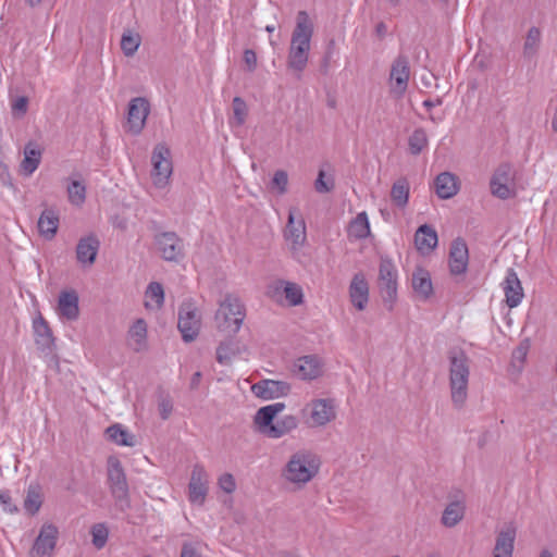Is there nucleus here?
<instances>
[{"instance_id": "1", "label": "nucleus", "mask_w": 557, "mask_h": 557, "mask_svg": "<svg viewBox=\"0 0 557 557\" xmlns=\"http://www.w3.org/2000/svg\"><path fill=\"white\" fill-rule=\"evenodd\" d=\"M313 30L314 25L309 14L306 11H299L296 16V25L292 33L287 55V66L297 76H300L307 67Z\"/></svg>"}, {"instance_id": "2", "label": "nucleus", "mask_w": 557, "mask_h": 557, "mask_svg": "<svg viewBox=\"0 0 557 557\" xmlns=\"http://www.w3.org/2000/svg\"><path fill=\"white\" fill-rule=\"evenodd\" d=\"M284 409V403L261 407L253 418L258 431L269 438H281L295 430L298 426V419L293 414H286L274 421L275 417Z\"/></svg>"}, {"instance_id": "3", "label": "nucleus", "mask_w": 557, "mask_h": 557, "mask_svg": "<svg viewBox=\"0 0 557 557\" xmlns=\"http://www.w3.org/2000/svg\"><path fill=\"white\" fill-rule=\"evenodd\" d=\"M320 459L309 450L294 453L282 470V478L297 486L302 487L319 472Z\"/></svg>"}, {"instance_id": "4", "label": "nucleus", "mask_w": 557, "mask_h": 557, "mask_svg": "<svg viewBox=\"0 0 557 557\" xmlns=\"http://www.w3.org/2000/svg\"><path fill=\"white\" fill-rule=\"evenodd\" d=\"M448 359L451 401L455 407L460 408L468 396L469 358L463 350L453 349L448 352Z\"/></svg>"}, {"instance_id": "5", "label": "nucleus", "mask_w": 557, "mask_h": 557, "mask_svg": "<svg viewBox=\"0 0 557 557\" xmlns=\"http://www.w3.org/2000/svg\"><path fill=\"white\" fill-rule=\"evenodd\" d=\"M246 311L242 300L235 295H226L215 313V324L221 332L236 334L245 320Z\"/></svg>"}, {"instance_id": "6", "label": "nucleus", "mask_w": 557, "mask_h": 557, "mask_svg": "<svg viewBox=\"0 0 557 557\" xmlns=\"http://www.w3.org/2000/svg\"><path fill=\"white\" fill-rule=\"evenodd\" d=\"M283 237L292 256L301 262L302 248L307 243V228L306 222L296 208H290L288 212L287 224L283 231Z\"/></svg>"}, {"instance_id": "7", "label": "nucleus", "mask_w": 557, "mask_h": 557, "mask_svg": "<svg viewBox=\"0 0 557 557\" xmlns=\"http://www.w3.org/2000/svg\"><path fill=\"white\" fill-rule=\"evenodd\" d=\"M151 178L154 187L165 188L173 173L171 151L164 144H158L151 154Z\"/></svg>"}, {"instance_id": "8", "label": "nucleus", "mask_w": 557, "mask_h": 557, "mask_svg": "<svg viewBox=\"0 0 557 557\" xmlns=\"http://www.w3.org/2000/svg\"><path fill=\"white\" fill-rule=\"evenodd\" d=\"M490 188L493 196L506 200L516 195L515 170L510 163H502L494 171Z\"/></svg>"}, {"instance_id": "9", "label": "nucleus", "mask_w": 557, "mask_h": 557, "mask_svg": "<svg viewBox=\"0 0 557 557\" xmlns=\"http://www.w3.org/2000/svg\"><path fill=\"white\" fill-rule=\"evenodd\" d=\"M177 327L186 343L193 342L198 336L201 315L193 302H183L180 307Z\"/></svg>"}, {"instance_id": "10", "label": "nucleus", "mask_w": 557, "mask_h": 557, "mask_svg": "<svg viewBox=\"0 0 557 557\" xmlns=\"http://www.w3.org/2000/svg\"><path fill=\"white\" fill-rule=\"evenodd\" d=\"M336 405L332 398L312 399L302 409V413L308 416L311 426H323L331 422L336 416Z\"/></svg>"}, {"instance_id": "11", "label": "nucleus", "mask_w": 557, "mask_h": 557, "mask_svg": "<svg viewBox=\"0 0 557 557\" xmlns=\"http://www.w3.org/2000/svg\"><path fill=\"white\" fill-rule=\"evenodd\" d=\"M268 295L276 302H282L283 299L290 307H296L304 301V292L300 285L297 283L276 280L268 286Z\"/></svg>"}, {"instance_id": "12", "label": "nucleus", "mask_w": 557, "mask_h": 557, "mask_svg": "<svg viewBox=\"0 0 557 557\" xmlns=\"http://www.w3.org/2000/svg\"><path fill=\"white\" fill-rule=\"evenodd\" d=\"M58 536L59 529L53 523H44L29 550V557H52Z\"/></svg>"}, {"instance_id": "13", "label": "nucleus", "mask_w": 557, "mask_h": 557, "mask_svg": "<svg viewBox=\"0 0 557 557\" xmlns=\"http://www.w3.org/2000/svg\"><path fill=\"white\" fill-rule=\"evenodd\" d=\"M108 482L112 496L116 502H127L128 485L122 465L117 458L108 460Z\"/></svg>"}, {"instance_id": "14", "label": "nucleus", "mask_w": 557, "mask_h": 557, "mask_svg": "<svg viewBox=\"0 0 557 557\" xmlns=\"http://www.w3.org/2000/svg\"><path fill=\"white\" fill-rule=\"evenodd\" d=\"M150 113V103L144 97L131 99L127 111V132L138 135L146 125L147 117Z\"/></svg>"}, {"instance_id": "15", "label": "nucleus", "mask_w": 557, "mask_h": 557, "mask_svg": "<svg viewBox=\"0 0 557 557\" xmlns=\"http://www.w3.org/2000/svg\"><path fill=\"white\" fill-rule=\"evenodd\" d=\"M208 473L203 466H194L188 484V499L193 504L202 505L208 493Z\"/></svg>"}, {"instance_id": "16", "label": "nucleus", "mask_w": 557, "mask_h": 557, "mask_svg": "<svg viewBox=\"0 0 557 557\" xmlns=\"http://www.w3.org/2000/svg\"><path fill=\"white\" fill-rule=\"evenodd\" d=\"M35 344L44 357L52 356L55 348V341L48 322L38 315L33 321Z\"/></svg>"}, {"instance_id": "17", "label": "nucleus", "mask_w": 557, "mask_h": 557, "mask_svg": "<svg viewBox=\"0 0 557 557\" xmlns=\"http://www.w3.org/2000/svg\"><path fill=\"white\" fill-rule=\"evenodd\" d=\"M156 244L166 261H177L183 257V243L174 232H163L156 237Z\"/></svg>"}, {"instance_id": "18", "label": "nucleus", "mask_w": 557, "mask_h": 557, "mask_svg": "<svg viewBox=\"0 0 557 557\" xmlns=\"http://www.w3.org/2000/svg\"><path fill=\"white\" fill-rule=\"evenodd\" d=\"M469 251L465 239L458 237L453 240L449 249V271L451 275H461L467 272Z\"/></svg>"}, {"instance_id": "19", "label": "nucleus", "mask_w": 557, "mask_h": 557, "mask_svg": "<svg viewBox=\"0 0 557 557\" xmlns=\"http://www.w3.org/2000/svg\"><path fill=\"white\" fill-rule=\"evenodd\" d=\"M251 391L257 397L270 400L288 395L290 385L285 381L262 380L253 384Z\"/></svg>"}, {"instance_id": "20", "label": "nucleus", "mask_w": 557, "mask_h": 557, "mask_svg": "<svg viewBox=\"0 0 557 557\" xmlns=\"http://www.w3.org/2000/svg\"><path fill=\"white\" fill-rule=\"evenodd\" d=\"M100 242L96 235L90 234L82 237L76 246V258L83 267H91L97 258Z\"/></svg>"}, {"instance_id": "21", "label": "nucleus", "mask_w": 557, "mask_h": 557, "mask_svg": "<svg viewBox=\"0 0 557 557\" xmlns=\"http://www.w3.org/2000/svg\"><path fill=\"white\" fill-rule=\"evenodd\" d=\"M391 81L395 82L393 90L401 96L408 86L410 77L409 61L406 55L399 54L392 64Z\"/></svg>"}, {"instance_id": "22", "label": "nucleus", "mask_w": 557, "mask_h": 557, "mask_svg": "<svg viewBox=\"0 0 557 557\" xmlns=\"http://www.w3.org/2000/svg\"><path fill=\"white\" fill-rule=\"evenodd\" d=\"M57 312L61 320L75 321L78 319V295L75 290H63L60 293Z\"/></svg>"}, {"instance_id": "23", "label": "nucleus", "mask_w": 557, "mask_h": 557, "mask_svg": "<svg viewBox=\"0 0 557 557\" xmlns=\"http://www.w3.org/2000/svg\"><path fill=\"white\" fill-rule=\"evenodd\" d=\"M516 535L517 530L512 523L498 531L493 548V557H512Z\"/></svg>"}, {"instance_id": "24", "label": "nucleus", "mask_w": 557, "mask_h": 557, "mask_svg": "<svg viewBox=\"0 0 557 557\" xmlns=\"http://www.w3.org/2000/svg\"><path fill=\"white\" fill-rule=\"evenodd\" d=\"M503 289L506 297V304L509 308L520 305L524 296L521 282L516 271L510 268L507 270L506 277L503 282Z\"/></svg>"}, {"instance_id": "25", "label": "nucleus", "mask_w": 557, "mask_h": 557, "mask_svg": "<svg viewBox=\"0 0 557 557\" xmlns=\"http://www.w3.org/2000/svg\"><path fill=\"white\" fill-rule=\"evenodd\" d=\"M322 371V362L317 356H304L294 363V373L301 380H314Z\"/></svg>"}, {"instance_id": "26", "label": "nucleus", "mask_w": 557, "mask_h": 557, "mask_svg": "<svg viewBox=\"0 0 557 557\" xmlns=\"http://www.w3.org/2000/svg\"><path fill=\"white\" fill-rule=\"evenodd\" d=\"M59 225L60 216L58 211L53 208H47L41 212L38 219V233L46 240H52L58 233Z\"/></svg>"}, {"instance_id": "27", "label": "nucleus", "mask_w": 557, "mask_h": 557, "mask_svg": "<svg viewBox=\"0 0 557 557\" xmlns=\"http://www.w3.org/2000/svg\"><path fill=\"white\" fill-rule=\"evenodd\" d=\"M369 301V284L362 273H357L350 281V302L360 311Z\"/></svg>"}, {"instance_id": "28", "label": "nucleus", "mask_w": 557, "mask_h": 557, "mask_svg": "<svg viewBox=\"0 0 557 557\" xmlns=\"http://www.w3.org/2000/svg\"><path fill=\"white\" fill-rule=\"evenodd\" d=\"M434 188L438 198H453L459 191L458 177L450 172H442L434 181Z\"/></svg>"}, {"instance_id": "29", "label": "nucleus", "mask_w": 557, "mask_h": 557, "mask_svg": "<svg viewBox=\"0 0 557 557\" xmlns=\"http://www.w3.org/2000/svg\"><path fill=\"white\" fill-rule=\"evenodd\" d=\"M414 244L422 255L430 253L437 245L436 231L428 224L419 226L414 234Z\"/></svg>"}, {"instance_id": "30", "label": "nucleus", "mask_w": 557, "mask_h": 557, "mask_svg": "<svg viewBox=\"0 0 557 557\" xmlns=\"http://www.w3.org/2000/svg\"><path fill=\"white\" fill-rule=\"evenodd\" d=\"M41 149L35 143H28L24 148V158L21 162V171L25 176H30L41 161Z\"/></svg>"}, {"instance_id": "31", "label": "nucleus", "mask_w": 557, "mask_h": 557, "mask_svg": "<svg viewBox=\"0 0 557 557\" xmlns=\"http://www.w3.org/2000/svg\"><path fill=\"white\" fill-rule=\"evenodd\" d=\"M128 345L135 351H141L147 347V323L144 319H137L128 331Z\"/></svg>"}, {"instance_id": "32", "label": "nucleus", "mask_w": 557, "mask_h": 557, "mask_svg": "<svg viewBox=\"0 0 557 557\" xmlns=\"http://www.w3.org/2000/svg\"><path fill=\"white\" fill-rule=\"evenodd\" d=\"M412 287L423 299L429 298L433 293L430 273L422 268H417L412 273Z\"/></svg>"}, {"instance_id": "33", "label": "nucleus", "mask_w": 557, "mask_h": 557, "mask_svg": "<svg viewBox=\"0 0 557 557\" xmlns=\"http://www.w3.org/2000/svg\"><path fill=\"white\" fill-rule=\"evenodd\" d=\"M466 506L461 500L450 502L444 509L442 515V523L446 528H453L457 525L465 516Z\"/></svg>"}, {"instance_id": "34", "label": "nucleus", "mask_w": 557, "mask_h": 557, "mask_svg": "<svg viewBox=\"0 0 557 557\" xmlns=\"http://www.w3.org/2000/svg\"><path fill=\"white\" fill-rule=\"evenodd\" d=\"M42 505V491L39 484H30L26 491L24 509L30 516L36 515Z\"/></svg>"}, {"instance_id": "35", "label": "nucleus", "mask_w": 557, "mask_h": 557, "mask_svg": "<svg viewBox=\"0 0 557 557\" xmlns=\"http://www.w3.org/2000/svg\"><path fill=\"white\" fill-rule=\"evenodd\" d=\"M164 301V290L160 283L151 282L145 292V307L149 310L160 309Z\"/></svg>"}, {"instance_id": "36", "label": "nucleus", "mask_w": 557, "mask_h": 557, "mask_svg": "<svg viewBox=\"0 0 557 557\" xmlns=\"http://www.w3.org/2000/svg\"><path fill=\"white\" fill-rule=\"evenodd\" d=\"M141 44L140 35L132 29H125L121 37V49L125 57H133Z\"/></svg>"}, {"instance_id": "37", "label": "nucleus", "mask_w": 557, "mask_h": 557, "mask_svg": "<svg viewBox=\"0 0 557 557\" xmlns=\"http://www.w3.org/2000/svg\"><path fill=\"white\" fill-rule=\"evenodd\" d=\"M380 295L388 311H392L397 299V280L379 282Z\"/></svg>"}, {"instance_id": "38", "label": "nucleus", "mask_w": 557, "mask_h": 557, "mask_svg": "<svg viewBox=\"0 0 557 557\" xmlns=\"http://www.w3.org/2000/svg\"><path fill=\"white\" fill-rule=\"evenodd\" d=\"M350 235L358 239L371 236L370 223L366 212H360L350 221Z\"/></svg>"}, {"instance_id": "39", "label": "nucleus", "mask_w": 557, "mask_h": 557, "mask_svg": "<svg viewBox=\"0 0 557 557\" xmlns=\"http://www.w3.org/2000/svg\"><path fill=\"white\" fill-rule=\"evenodd\" d=\"M409 184L405 178L396 181L391 190L392 201L399 208H404L408 203Z\"/></svg>"}, {"instance_id": "40", "label": "nucleus", "mask_w": 557, "mask_h": 557, "mask_svg": "<svg viewBox=\"0 0 557 557\" xmlns=\"http://www.w3.org/2000/svg\"><path fill=\"white\" fill-rule=\"evenodd\" d=\"M540 42H541V30H540V28L533 26L528 30L525 40L523 44L524 58H527V59L533 58L537 52Z\"/></svg>"}, {"instance_id": "41", "label": "nucleus", "mask_w": 557, "mask_h": 557, "mask_svg": "<svg viewBox=\"0 0 557 557\" xmlns=\"http://www.w3.org/2000/svg\"><path fill=\"white\" fill-rule=\"evenodd\" d=\"M107 434L110 440L120 446H134L135 440L125 429L120 424L111 425L107 429Z\"/></svg>"}, {"instance_id": "42", "label": "nucleus", "mask_w": 557, "mask_h": 557, "mask_svg": "<svg viewBox=\"0 0 557 557\" xmlns=\"http://www.w3.org/2000/svg\"><path fill=\"white\" fill-rule=\"evenodd\" d=\"M429 143L426 132L423 128H416L408 138L409 152L418 156L426 148Z\"/></svg>"}, {"instance_id": "43", "label": "nucleus", "mask_w": 557, "mask_h": 557, "mask_svg": "<svg viewBox=\"0 0 557 557\" xmlns=\"http://www.w3.org/2000/svg\"><path fill=\"white\" fill-rule=\"evenodd\" d=\"M238 347L232 341L222 342L216 348V361L220 364L227 366L232 362L233 358L237 355Z\"/></svg>"}, {"instance_id": "44", "label": "nucleus", "mask_w": 557, "mask_h": 557, "mask_svg": "<svg viewBox=\"0 0 557 557\" xmlns=\"http://www.w3.org/2000/svg\"><path fill=\"white\" fill-rule=\"evenodd\" d=\"M67 197L73 206L81 207L86 199V186L81 181H71L67 185Z\"/></svg>"}, {"instance_id": "45", "label": "nucleus", "mask_w": 557, "mask_h": 557, "mask_svg": "<svg viewBox=\"0 0 557 557\" xmlns=\"http://www.w3.org/2000/svg\"><path fill=\"white\" fill-rule=\"evenodd\" d=\"M233 116L230 120L231 125L242 126L247 117L248 108L244 99L235 97L232 101Z\"/></svg>"}, {"instance_id": "46", "label": "nucleus", "mask_w": 557, "mask_h": 557, "mask_svg": "<svg viewBox=\"0 0 557 557\" xmlns=\"http://www.w3.org/2000/svg\"><path fill=\"white\" fill-rule=\"evenodd\" d=\"M90 534L92 537V545L97 549H102L106 546L109 539V529L107 524L103 522L94 524L91 527Z\"/></svg>"}, {"instance_id": "47", "label": "nucleus", "mask_w": 557, "mask_h": 557, "mask_svg": "<svg viewBox=\"0 0 557 557\" xmlns=\"http://www.w3.org/2000/svg\"><path fill=\"white\" fill-rule=\"evenodd\" d=\"M397 280V270L388 258H381L379 268V282Z\"/></svg>"}, {"instance_id": "48", "label": "nucleus", "mask_w": 557, "mask_h": 557, "mask_svg": "<svg viewBox=\"0 0 557 557\" xmlns=\"http://www.w3.org/2000/svg\"><path fill=\"white\" fill-rule=\"evenodd\" d=\"M529 351V342L524 341L519 344V346L512 351L511 363L513 367L521 368L523 362L527 359V355Z\"/></svg>"}, {"instance_id": "49", "label": "nucleus", "mask_w": 557, "mask_h": 557, "mask_svg": "<svg viewBox=\"0 0 557 557\" xmlns=\"http://www.w3.org/2000/svg\"><path fill=\"white\" fill-rule=\"evenodd\" d=\"M288 175L285 171L278 170L272 178V186L276 188L277 194L284 195L287 191Z\"/></svg>"}, {"instance_id": "50", "label": "nucleus", "mask_w": 557, "mask_h": 557, "mask_svg": "<svg viewBox=\"0 0 557 557\" xmlns=\"http://www.w3.org/2000/svg\"><path fill=\"white\" fill-rule=\"evenodd\" d=\"M0 504L3 510L8 513L14 515L18 512V507L12 503L11 493L9 490L0 491Z\"/></svg>"}, {"instance_id": "51", "label": "nucleus", "mask_w": 557, "mask_h": 557, "mask_svg": "<svg viewBox=\"0 0 557 557\" xmlns=\"http://www.w3.org/2000/svg\"><path fill=\"white\" fill-rule=\"evenodd\" d=\"M314 188L318 193H327L333 188V181L325 180V173L321 170L314 182Z\"/></svg>"}, {"instance_id": "52", "label": "nucleus", "mask_w": 557, "mask_h": 557, "mask_svg": "<svg viewBox=\"0 0 557 557\" xmlns=\"http://www.w3.org/2000/svg\"><path fill=\"white\" fill-rule=\"evenodd\" d=\"M158 409L163 420H166L173 410V403L170 397L162 396L158 401Z\"/></svg>"}, {"instance_id": "53", "label": "nucleus", "mask_w": 557, "mask_h": 557, "mask_svg": "<svg viewBox=\"0 0 557 557\" xmlns=\"http://www.w3.org/2000/svg\"><path fill=\"white\" fill-rule=\"evenodd\" d=\"M219 486L227 494L233 493L236 488L234 476L230 473L221 475L219 479Z\"/></svg>"}, {"instance_id": "54", "label": "nucleus", "mask_w": 557, "mask_h": 557, "mask_svg": "<svg viewBox=\"0 0 557 557\" xmlns=\"http://www.w3.org/2000/svg\"><path fill=\"white\" fill-rule=\"evenodd\" d=\"M244 62L249 72H253L257 66V54L251 49H246L244 51Z\"/></svg>"}, {"instance_id": "55", "label": "nucleus", "mask_w": 557, "mask_h": 557, "mask_svg": "<svg viewBox=\"0 0 557 557\" xmlns=\"http://www.w3.org/2000/svg\"><path fill=\"white\" fill-rule=\"evenodd\" d=\"M27 104H28V99L24 96L22 97H17L13 102H12V111L14 113H20V114H25L26 111H27Z\"/></svg>"}, {"instance_id": "56", "label": "nucleus", "mask_w": 557, "mask_h": 557, "mask_svg": "<svg viewBox=\"0 0 557 557\" xmlns=\"http://www.w3.org/2000/svg\"><path fill=\"white\" fill-rule=\"evenodd\" d=\"M181 557H201L191 544H184Z\"/></svg>"}, {"instance_id": "57", "label": "nucleus", "mask_w": 557, "mask_h": 557, "mask_svg": "<svg viewBox=\"0 0 557 557\" xmlns=\"http://www.w3.org/2000/svg\"><path fill=\"white\" fill-rule=\"evenodd\" d=\"M443 102L442 98L437 97L436 99L434 100H431V99H426L423 101V106L428 109V110H431L432 108L436 107V106H441Z\"/></svg>"}, {"instance_id": "58", "label": "nucleus", "mask_w": 557, "mask_h": 557, "mask_svg": "<svg viewBox=\"0 0 557 557\" xmlns=\"http://www.w3.org/2000/svg\"><path fill=\"white\" fill-rule=\"evenodd\" d=\"M201 372L197 371L193 374L190 380V388L195 389L199 386L200 380H201Z\"/></svg>"}, {"instance_id": "59", "label": "nucleus", "mask_w": 557, "mask_h": 557, "mask_svg": "<svg viewBox=\"0 0 557 557\" xmlns=\"http://www.w3.org/2000/svg\"><path fill=\"white\" fill-rule=\"evenodd\" d=\"M375 30L380 37H383L386 34L387 28L384 23H379L375 27Z\"/></svg>"}, {"instance_id": "60", "label": "nucleus", "mask_w": 557, "mask_h": 557, "mask_svg": "<svg viewBox=\"0 0 557 557\" xmlns=\"http://www.w3.org/2000/svg\"><path fill=\"white\" fill-rule=\"evenodd\" d=\"M540 557H554L553 554L548 549H543L541 552Z\"/></svg>"}, {"instance_id": "61", "label": "nucleus", "mask_w": 557, "mask_h": 557, "mask_svg": "<svg viewBox=\"0 0 557 557\" xmlns=\"http://www.w3.org/2000/svg\"><path fill=\"white\" fill-rule=\"evenodd\" d=\"M42 0H26V2L30 5V7H36L38 5Z\"/></svg>"}, {"instance_id": "62", "label": "nucleus", "mask_w": 557, "mask_h": 557, "mask_svg": "<svg viewBox=\"0 0 557 557\" xmlns=\"http://www.w3.org/2000/svg\"><path fill=\"white\" fill-rule=\"evenodd\" d=\"M265 30H267L268 33H273V32L275 30V26H274V25H267V26H265Z\"/></svg>"}, {"instance_id": "63", "label": "nucleus", "mask_w": 557, "mask_h": 557, "mask_svg": "<svg viewBox=\"0 0 557 557\" xmlns=\"http://www.w3.org/2000/svg\"><path fill=\"white\" fill-rule=\"evenodd\" d=\"M430 120L433 121V122L436 121L433 115H430Z\"/></svg>"}, {"instance_id": "64", "label": "nucleus", "mask_w": 557, "mask_h": 557, "mask_svg": "<svg viewBox=\"0 0 557 557\" xmlns=\"http://www.w3.org/2000/svg\"><path fill=\"white\" fill-rule=\"evenodd\" d=\"M145 557H151V556L147 555V556H145Z\"/></svg>"}]
</instances>
